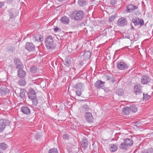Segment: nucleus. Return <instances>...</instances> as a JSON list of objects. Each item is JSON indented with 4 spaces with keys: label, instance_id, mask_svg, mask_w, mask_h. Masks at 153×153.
<instances>
[{
    "label": "nucleus",
    "instance_id": "obj_1",
    "mask_svg": "<svg viewBox=\"0 0 153 153\" xmlns=\"http://www.w3.org/2000/svg\"><path fill=\"white\" fill-rule=\"evenodd\" d=\"M84 15L85 13L83 11L75 10L70 13L69 17L72 19L79 21L81 20L83 18Z\"/></svg>",
    "mask_w": 153,
    "mask_h": 153
},
{
    "label": "nucleus",
    "instance_id": "obj_2",
    "mask_svg": "<svg viewBox=\"0 0 153 153\" xmlns=\"http://www.w3.org/2000/svg\"><path fill=\"white\" fill-rule=\"evenodd\" d=\"M53 42V40L51 36H48L45 41V46L48 49H53L55 48V45Z\"/></svg>",
    "mask_w": 153,
    "mask_h": 153
},
{
    "label": "nucleus",
    "instance_id": "obj_3",
    "mask_svg": "<svg viewBox=\"0 0 153 153\" xmlns=\"http://www.w3.org/2000/svg\"><path fill=\"white\" fill-rule=\"evenodd\" d=\"M9 121L6 119H1L0 120V132H1L4 130L7 125H9Z\"/></svg>",
    "mask_w": 153,
    "mask_h": 153
},
{
    "label": "nucleus",
    "instance_id": "obj_4",
    "mask_svg": "<svg viewBox=\"0 0 153 153\" xmlns=\"http://www.w3.org/2000/svg\"><path fill=\"white\" fill-rule=\"evenodd\" d=\"M117 67L119 70H125L128 68V66L124 62H121L117 63Z\"/></svg>",
    "mask_w": 153,
    "mask_h": 153
},
{
    "label": "nucleus",
    "instance_id": "obj_5",
    "mask_svg": "<svg viewBox=\"0 0 153 153\" xmlns=\"http://www.w3.org/2000/svg\"><path fill=\"white\" fill-rule=\"evenodd\" d=\"M127 21L126 18L124 17H121L117 21V24L119 26H124L127 25Z\"/></svg>",
    "mask_w": 153,
    "mask_h": 153
},
{
    "label": "nucleus",
    "instance_id": "obj_6",
    "mask_svg": "<svg viewBox=\"0 0 153 153\" xmlns=\"http://www.w3.org/2000/svg\"><path fill=\"white\" fill-rule=\"evenodd\" d=\"M27 95L29 99L30 100L36 97V93L33 88L30 89L27 93Z\"/></svg>",
    "mask_w": 153,
    "mask_h": 153
},
{
    "label": "nucleus",
    "instance_id": "obj_7",
    "mask_svg": "<svg viewBox=\"0 0 153 153\" xmlns=\"http://www.w3.org/2000/svg\"><path fill=\"white\" fill-rule=\"evenodd\" d=\"M105 84V82H102L101 80H98L94 84V86L98 89H103Z\"/></svg>",
    "mask_w": 153,
    "mask_h": 153
},
{
    "label": "nucleus",
    "instance_id": "obj_8",
    "mask_svg": "<svg viewBox=\"0 0 153 153\" xmlns=\"http://www.w3.org/2000/svg\"><path fill=\"white\" fill-rule=\"evenodd\" d=\"M85 118L87 122L91 123L93 122V117L91 113L87 112L85 114Z\"/></svg>",
    "mask_w": 153,
    "mask_h": 153
},
{
    "label": "nucleus",
    "instance_id": "obj_9",
    "mask_svg": "<svg viewBox=\"0 0 153 153\" xmlns=\"http://www.w3.org/2000/svg\"><path fill=\"white\" fill-rule=\"evenodd\" d=\"M25 48L29 51H34L35 46L32 43L27 42L26 43Z\"/></svg>",
    "mask_w": 153,
    "mask_h": 153
},
{
    "label": "nucleus",
    "instance_id": "obj_10",
    "mask_svg": "<svg viewBox=\"0 0 153 153\" xmlns=\"http://www.w3.org/2000/svg\"><path fill=\"white\" fill-rule=\"evenodd\" d=\"M133 91L136 95L140 94L142 92L141 87L138 85H134Z\"/></svg>",
    "mask_w": 153,
    "mask_h": 153
},
{
    "label": "nucleus",
    "instance_id": "obj_11",
    "mask_svg": "<svg viewBox=\"0 0 153 153\" xmlns=\"http://www.w3.org/2000/svg\"><path fill=\"white\" fill-rule=\"evenodd\" d=\"M14 63L16 65V67L17 69L23 68V65L19 58H16L14 59Z\"/></svg>",
    "mask_w": 153,
    "mask_h": 153
},
{
    "label": "nucleus",
    "instance_id": "obj_12",
    "mask_svg": "<svg viewBox=\"0 0 153 153\" xmlns=\"http://www.w3.org/2000/svg\"><path fill=\"white\" fill-rule=\"evenodd\" d=\"M150 81V79L147 75H143L141 79V83L143 84H147Z\"/></svg>",
    "mask_w": 153,
    "mask_h": 153
},
{
    "label": "nucleus",
    "instance_id": "obj_13",
    "mask_svg": "<svg viewBox=\"0 0 153 153\" xmlns=\"http://www.w3.org/2000/svg\"><path fill=\"white\" fill-rule=\"evenodd\" d=\"M33 39L35 42H41L43 40V36L41 35L37 34L34 35Z\"/></svg>",
    "mask_w": 153,
    "mask_h": 153
},
{
    "label": "nucleus",
    "instance_id": "obj_14",
    "mask_svg": "<svg viewBox=\"0 0 153 153\" xmlns=\"http://www.w3.org/2000/svg\"><path fill=\"white\" fill-rule=\"evenodd\" d=\"M21 111L27 115H29L31 113L30 109L27 106L22 107L21 108Z\"/></svg>",
    "mask_w": 153,
    "mask_h": 153
},
{
    "label": "nucleus",
    "instance_id": "obj_15",
    "mask_svg": "<svg viewBox=\"0 0 153 153\" xmlns=\"http://www.w3.org/2000/svg\"><path fill=\"white\" fill-rule=\"evenodd\" d=\"M26 74L25 71L22 68L19 69L18 71V75L19 77L20 78L24 77Z\"/></svg>",
    "mask_w": 153,
    "mask_h": 153
},
{
    "label": "nucleus",
    "instance_id": "obj_16",
    "mask_svg": "<svg viewBox=\"0 0 153 153\" xmlns=\"http://www.w3.org/2000/svg\"><path fill=\"white\" fill-rule=\"evenodd\" d=\"M127 8L129 12H132L134 10L137 9L138 7L132 4H129L127 5Z\"/></svg>",
    "mask_w": 153,
    "mask_h": 153
},
{
    "label": "nucleus",
    "instance_id": "obj_17",
    "mask_svg": "<svg viewBox=\"0 0 153 153\" xmlns=\"http://www.w3.org/2000/svg\"><path fill=\"white\" fill-rule=\"evenodd\" d=\"M0 93L2 96L5 95L8 92V89L5 86H1L0 88Z\"/></svg>",
    "mask_w": 153,
    "mask_h": 153
},
{
    "label": "nucleus",
    "instance_id": "obj_18",
    "mask_svg": "<svg viewBox=\"0 0 153 153\" xmlns=\"http://www.w3.org/2000/svg\"><path fill=\"white\" fill-rule=\"evenodd\" d=\"M131 111L129 107L125 106L122 109V112L123 114L128 115L129 114Z\"/></svg>",
    "mask_w": 153,
    "mask_h": 153
},
{
    "label": "nucleus",
    "instance_id": "obj_19",
    "mask_svg": "<svg viewBox=\"0 0 153 153\" xmlns=\"http://www.w3.org/2000/svg\"><path fill=\"white\" fill-rule=\"evenodd\" d=\"M69 21V18L66 16L62 17L60 19L61 22L65 24H68Z\"/></svg>",
    "mask_w": 153,
    "mask_h": 153
},
{
    "label": "nucleus",
    "instance_id": "obj_20",
    "mask_svg": "<svg viewBox=\"0 0 153 153\" xmlns=\"http://www.w3.org/2000/svg\"><path fill=\"white\" fill-rule=\"evenodd\" d=\"M124 142L128 147L129 146H132L133 144V142L131 139H126L124 140Z\"/></svg>",
    "mask_w": 153,
    "mask_h": 153
},
{
    "label": "nucleus",
    "instance_id": "obj_21",
    "mask_svg": "<svg viewBox=\"0 0 153 153\" xmlns=\"http://www.w3.org/2000/svg\"><path fill=\"white\" fill-rule=\"evenodd\" d=\"M128 147V146L126 145L124 142H122L119 146L120 149L124 151L127 150Z\"/></svg>",
    "mask_w": 153,
    "mask_h": 153
},
{
    "label": "nucleus",
    "instance_id": "obj_22",
    "mask_svg": "<svg viewBox=\"0 0 153 153\" xmlns=\"http://www.w3.org/2000/svg\"><path fill=\"white\" fill-rule=\"evenodd\" d=\"M81 145L82 147L84 148H87L88 146V141L84 137L82 139Z\"/></svg>",
    "mask_w": 153,
    "mask_h": 153
},
{
    "label": "nucleus",
    "instance_id": "obj_23",
    "mask_svg": "<svg viewBox=\"0 0 153 153\" xmlns=\"http://www.w3.org/2000/svg\"><path fill=\"white\" fill-rule=\"evenodd\" d=\"M91 53L89 51L85 52L83 55V58L85 60L88 59L91 57Z\"/></svg>",
    "mask_w": 153,
    "mask_h": 153
},
{
    "label": "nucleus",
    "instance_id": "obj_24",
    "mask_svg": "<svg viewBox=\"0 0 153 153\" xmlns=\"http://www.w3.org/2000/svg\"><path fill=\"white\" fill-rule=\"evenodd\" d=\"M118 149V146L116 144H113L111 145L110 149V152H114L117 150Z\"/></svg>",
    "mask_w": 153,
    "mask_h": 153
},
{
    "label": "nucleus",
    "instance_id": "obj_25",
    "mask_svg": "<svg viewBox=\"0 0 153 153\" xmlns=\"http://www.w3.org/2000/svg\"><path fill=\"white\" fill-rule=\"evenodd\" d=\"M89 109V106L86 104L83 105L81 108V112L82 113L88 111Z\"/></svg>",
    "mask_w": 153,
    "mask_h": 153
},
{
    "label": "nucleus",
    "instance_id": "obj_26",
    "mask_svg": "<svg viewBox=\"0 0 153 153\" xmlns=\"http://www.w3.org/2000/svg\"><path fill=\"white\" fill-rule=\"evenodd\" d=\"M8 147L7 145L4 142L0 143V149L4 150Z\"/></svg>",
    "mask_w": 153,
    "mask_h": 153
},
{
    "label": "nucleus",
    "instance_id": "obj_27",
    "mask_svg": "<svg viewBox=\"0 0 153 153\" xmlns=\"http://www.w3.org/2000/svg\"><path fill=\"white\" fill-rule=\"evenodd\" d=\"M83 87V84L81 82H79L76 84L75 88L77 89L81 90Z\"/></svg>",
    "mask_w": 153,
    "mask_h": 153
},
{
    "label": "nucleus",
    "instance_id": "obj_28",
    "mask_svg": "<svg viewBox=\"0 0 153 153\" xmlns=\"http://www.w3.org/2000/svg\"><path fill=\"white\" fill-rule=\"evenodd\" d=\"M105 79L107 80H109L110 82L114 83V82L115 80L113 77H111L108 75L105 76Z\"/></svg>",
    "mask_w": 153,
    "mask_h": 153
},
{
    "label": "nucleus",
    "instance_id": "obj_29",
    "mask_svg": "<svg viewBox=\"0 0 153 153\" xmlns=\"http://www.w3.org/2000/svg\"><path fill=\"white\" fill-rule=\"evenodd\" d=\"M129 108H130L131 112L132 111L133 112H135L137 111V108L136 106L134 105H130Z\"/></svg>",
    "mask_w": 153,
    "mask_h": 153
},
{
    "label": "nucleus",
    "instance_id": "obj_30",
    "mask_svg": "<svg viewBox=\"0 0 153 153\" xmlns=\"http://www.w3.org/2000/svg\"><path fill=\"white\" fill-rule=\"evenodd\" d=\"M140 19L138 18H135L132 19V22L135 25H137L139 24Z\"/></svg>",
    "mask_w": 153,
    "mask_h": 153
},
{
    "label": "nucleus",
    "instance_id": "obj_31",
    "mask_svg": "<svg viewBox=\"0 0 153 153\" xmlns=\"http://www.w3.org/2000/svg\"><path fill=\"white\" fill-rule=\"evenodd\" d=\"M18 83L20 85L22 86L25 85L26 84V82L25 79H19L18 81Z\"/></svg>",
    "mask_w": 153,
    "mask_h": 153
},
{
    "label": "nucleus",
    "instance_id": "obj_32",
    "mask_svg": "<svg viewBox=\"0 0 153 153\" xmlns=\"http://www.w3.org/2000/svg\"><path fill=\"white\" fill-rule=\"evenodd\" d=\"M78 3L79 6L82 7L86 5V2L85 0H79Z\"/></svg>",
    "mask_w": 153,
    "mask_h": 153
},
{
    "label": "nucleus",
    "instance_id": "obj_33",
    "mask_svg": "<svg viewBox=\"0 0 153 153\" xmlns=\"http://www.w3.org/2000/svg\"><path fill=\"white\" fill-rule=\"evenodd\" d=\"M116 94L119 96H122L124 94L123 90L122 88L118 89L117 90Z\"/></svg>",
    "mask_w": 153,
    "mask_h": 153
},
{
    "label": "nucleus",
    "instance_id": "obj_34",
    "mask_svg": "<svg viewBox=\"0 0 153 153\" xmlns=\"http://www.w3.org/2000/svg\"><path fill=\"white\" fill-rule=\"evenodd\" d=\"M33 102V105L34 106H36L38 103V100L36 98V97L35 98L30 99Z\"/></svg>",
    "mask_w": 153,
    "mask_h": 153
},
{
    "label": "nucleus",
    "instance_id": "obj_35",
    "mask_svg": "<svg viewBox=\"0 0 153 153\" xmlns=\"http://www.w3.org/2000/svg\"><path fill=\"white\" fill-rule=\"evenodd\" d=\"M25 91L24 89H21L20 93V97L22 99L24 98L25 97Z\"/></svg>",
    "mask_w": 153,
    "mask_h": 153
},
{
    "label": "nucleus",
    "instance_id": "obj_36",
    "mask_svg": "<svg viewBox=\"0 0 153 153\" xmlns=\"http://www.w3.org/2000/svg\"><path fill=\"white\" fill-rule=\"evenodd\" d=\"M37 70V68L35 66H33L31 67L30 68V71L31 73H35Z\"/></svg>",
    "mask_w": 153,
    "mask_h": 153
},
{
    "label": "nucleus",
    "instance_id": "obj_37",
    "mask_svg": "<svg viewBox=\"0 0 153 153\" xmlns=\"http://www.w3.org/2000/svg\"><path fill=\"white\" fill-rule=\"evenodd\" d=\"M48 153H58V151L56 149L53 148L49 150Z\"/></svg>",
    "mask_w": 153,
    "mask_h": 153
},
{
    "label": "nucleus",
    "instance_id": "obj_38",
    "mask_svg": "<svg viewBox=\"0 0 153 153\" xmlns=\"http://www.w3.org/2000/svg\"><path fill=\"white\" fill-rule=\"evenodd\" d=\"M150 96L148 95L147 94H143V99L144 100H148L150 98Z\"/></svg>",
    "mask_w": 153,
    "mask_h": 153
},
{
    "label": "nucleus",
    "instance_id": "obj_39",
    "mask_svg": "<svg viewBox=\"0 0 153 153\" xmlns=\"http://www.w3.org/2000/svg\"><path fill=\"white\" fill-rule=\"evenodd\" d=\"M71 62L70 60L66 59L64 62V64L67 66H68L71 64Z\"/></svg>",
    "mask_w": 153,
    "mask_h": 153
},
{
    "label": "nucleus",
    "instance_id": "obj_40",
    "mask_svg": "<svg viewBox=\"0 0 153 153\" xmlns=\"http://www.w3.org/2000/svg\"><path fill=\"white\" fill-rule=\"evenodd\" d=\"M116 16L114 15H112L109 18L108 21L109 22H111L113 21L115 18H116Z\"/></svg>",
    "mask_w": 153,
    "mask_h": 153
},
{
    "label": "nucleus",
    "instance_id": "obj_41",
    "mask_svg": "<svg viewBox=\"0 0 153 153\" xmlns=\"http://www.w3.org/2000/svg\"><path fill=\"white\" fill-rule=\"evenodd\" d=\"M76 93L78 96H81L82 94L81 90L77 89V90H76Z\"/></svg>",
    "mask_w": 153,
    "mask_h": 153
},
{
    "label": "nucleus",
    "instance_id": "obj_42",
    "mask_svg": "<svg viewBox=\"0 0 153 153\" xmlns=\"http://www.w3.org/2000/svg\"><path fill=\"white\" fill-rule=\"evenodd\" d=\"M69 137V136L67 134H64L63 135V138L64 139H67Z\"/></svg>",
    "mask_w": 153,
    "mask_h": 153
},
{
    "label": "nucleus",
    "instance_id": "obj_43",
    "mask_svg": "<svg viewBox=\"0 0 153 153\" xmlns=\"http://www.w3.org/2000/svg\"><path fill=\"white\" fill-rule=\"evenodd\" d=\"M139 24L141 25H144V22L143 19H140Z\"/></svg>",
    "mask_w": 153,
    "mask_h": 153
},
{
    "label": "nucleus",
    "instance_id": "obj_44",
    "mask_svg": "<svg viewBox=\"0 0 153 153\" xmlns=\"http://www.w3.org/2000/svg\"><path fill=\"white\" fill-rule=\"evenodd\" d=\"M117 3V1L116 0H111V3L112 5H114Z\"/></svg>",
    "mask_w": 153,
    "mask_h": 153
},
{
    "label": "nucleus",
    "instance_id": "obj_45",
    "mask_svg": "<svg viewBox=\"0 0 153 153\" xmlns=\"http://www.w3.org/2000/svg\"><path fill=\"white\" fill-rule=\"evenodd\" d=\"M14 0H7V2L9 4H11L13 3Z\"/></svg>",
    "mask_w": 153,
    "mask_h": 153
},
{
    "label": "nucleus",
    "instance_id": "obj_46",
    "mask_svg": "<svg viewBox=\"0 0 153 153\" xmlns=\"http://www.w3.org/2000/svg\"><path fill=\"white\" fill-rule=\"evenodd\" d=\"M4 2H2L0 1V8H1L4 5Z\"/></svg>",
    "mask_w": 153,
    "mask_h": 153
},
{
    "label": "nucleus",
    "instance_id": "obj_47",
    "mask_svg": "<svg viewBox=\"0 0 153 153\" xmlns=\"http://www.w3.org/2000/svg\"><path fill=\"white\" fill-rule=\"evenodd\" d=\"M9 14L10 18H12L13 17L14 15L12 13L10 12Z\"/></svg>",
    "mask_w": 153,
    "mask_h": 153
},
{
    "label": "nucleus",
    "instance_id": "obj_48",
    "mask_svg": "<svg viewBox=\"0 0 153 153\" xmlns=\"http://www.w3.org/2000/svg\"><path fill=\"white\" fill-rule=\"evenodd\" d=\"M54 30L55 32H56L59 30V28L58 27H56L54 28Z\"/></svg>",
    "mask_w": 153,
    "mask_h": 153
},
{
    "label": "nucleus",
    "instance_id": "obj_49",
    "mask_svg": "<svg viewBox=\"0 0 153 153\" xmlns=\"http://www.w3.org/2000/svg\"><path fill=\"white\" fill-rule=\"evenodd\" d=\"M104 90L105 91L107 92H108V91H110L108 88H106Z\"/></svg>",
    "mask_w": 153,
    "mask_h": 153
},
{
    "label": "nucleus",
    "instance_id": "obj_50",
    "mask_svg": "<svg viewBox=\"0 0 153 153\" xmlns=\"http://www.w3.org/2000/svg\"><path fill=\"white\" fill-rule=\"evenodd\" d=\"M131 29L132 30H134V27L132 26L131 27Z\"/></svg>",
    "mask_w": 153,
    "mask_h": 153
},
{
    "label": "nucleus",
    "instance_id": "obj_51",
    "mask_svg": "<svg viewBox=\"0 0 153 153\" xmlns=\"http://www.w3.org/2000/svg\"><path fill=\"white\" fill-rule=\"evenodd\" d=\"M57 1L59 2H61L63 0H57Z\"/></svg>",
    "mask_w": 153,
    "mask_h": 153
},
{
    "label": "nucleus",
    "instance_id": "obj_52",
    "mask_svg": "<svg viewBox=\"0 0 153 153\" xmlns=\"http://www.w3.org/2000/svg\"><path fill=\"white\" fill-rule=\"evenodd\" d=\"M0 153H1V152L0 151Z\"/></svg>",
    "mask_w": 153,
    "mask_h": 153
}]
</instances>
